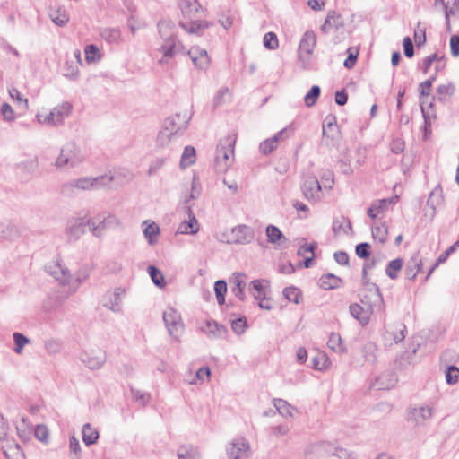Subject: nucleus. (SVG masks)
I'll use <instances>...</instances> for the list:
<instances>
[{
    "label": "nucleus",
    "instance_id": "1",
    "mask_svg": "<svg viewBox=\"0 0 459 459\" xmlns=\"http://www.w3.org/2000/svg\"><path fill=\"white\" fill-rule=\"evenodd\" d=\"M189 117L186 114L176 113L165 118L157 134L156 143L160 147H167L182 136L188 127Z\"/></svg>",
    "mask_w": 459,
    "mask_h": 459
},
{
    "label": "nucleus",
    "instance_id": "2",
    "mask_svg": "<svg viewBox=\"0 0 459 459\" xmlns=\"http://www.w3.org/2000/svg\"><path fill=\"white\" fill-rule=\"evenodd\" d=\"M178 6L186 22L180 21L179 26L190 34H199L209 27L206 21L193 20L197 17L202 6L197 0H179Z\"/></svg>",
    "mask_w": 459,
    "mask_h": 459
},
{
    "label": "nucleus",
    "instance_id": "3",
    "mask_svg": "<svg viewBox=\"0 0 459 459\" xmlns=\"http://www.w3.org/2000/svg\"><path fill=\"white\" fill-rule=\"evenodd\" d=\"M113 180L114 177L111 174L75 178L64 184L61 187V193L65 195H72L75 189L82 191L100 189L108 186Z\"/></svg>",
    "mask_w": 459,
    "mask_h": 459
},
{
    "label": "nucleus",
    "instance_id": "4",
    "mask_svg": "<svg viewBox=\"0 0 459 459\" xmlns=\"http://www.w3.org/2000/svg\"><path fill=\"white\" fill-rule=\"evenodd\" d=\"M84 159L81 148L74 141H70L61 147L60 153L54 165L57 169L75 168L82 164Z\"/></svg>",
    "mask_w": 459,
    "mask_h": 459
},
{
    "label": "nucleus",
    "instance_id": "5",
    "mask_svg": "<svg viewBox=\"0 0 459 459\" xmlns=\"http://www.w3.org/2000/svg\"><path fill=\"white\" fill-rule=\"evenodd\" d=\"M306 456L325 458L335 456L339 459L350 456L348 451L342 447H337L333 444L325 441H319L311 444L305 451Z\"/></svg>",
    "mask_w": 459,
    "mask_h": 459
},
{
    "label": "nucleus",
    "instance_id": "6",
    "mask_svg": "<svg viewBox=\"0 0 459 459\" xmlns=\"http://www.w3.org/2000/svg\"><path fill=\"white\" fill-rule=\"evenodd\" d=\"M91 232L97 238L101 237L105 229L118 227L120 221L113 214L103 212L87 221Z\"/></svg>",
    "mask_w": 459,
    "mask_h": 459
},
{
    "label": "nucleus",
    "instance_id": "7",
    "mask_svg": "<svg viewBox=\"0 0 459 459\" xmlns=\"http://www.w3.org/2000/svg\"><path fill=\"white\" fill-rule=\"evenodd\" d=\"M73 106L70 102L65 101L55 107L48 115L43 117L38 115L37 118L39 123H47L51 126H59L71 114Z\"/></svg>",
    "mask_w": 459,
    "mask_h": 459
},
{
    "label": "nucleus",
    "instance_id": "8",
    "mask_svg": "<svg viewBox=\"0 0 459 459\" xmlns=\"http://www.w3.org/2000/svg\"><path fill=\"white\" fill-rule=\"evenodd\" d=\"M236 139L234 136H228L221 140L216 148L215 162L221 169H227L230 166V160L234 153Z\"/></svg>",
    "mask_w": 459,
    "mask_h": 459
},
{
    "label": "nucleus",
    "instance_id": "9",
    "mask_svg": "<svg viewBox=\"0 0 459 459\" xmlns=\"http://www.w3.org/2000/svg\"><path fill=\"white\" fill-rule=\"evenodd\" d=\"M162 318L169 335L178 339L184 329L180 313L174 307H169L163 312Z\"/></svg>",
    "mask_w": 459,
    "mask_h": 459
},
{
    "label": "nucleus",
    "instance_id": "10",
    "mask_svg": "<svg viewBox=\"0 0 459 459\" xmlns=\"http://www.w3.org/2000/svg\"><path fill=\"white\" fill-rule=\"evenodd\" d=\"M226 450L229 459H244L252 455L250 444L244 437L233 439Z\"/></svg>",
    "mask_w": 459,
    "mask_h": 459
},
{
    "label": "nucleus",
    "instance_id": "11",
    "mask_svg": "<svg viewBox=\"0 0 459 459\" xmlns=\"http://www.w3.org/2000/svg\"><path fill=\"white\" fill-rule=\"evenodd\" d=\"M184 50V47L174 35L169 36L164 39L160 51L162 53L161 58L159 63L161 65L168 64L169 59L174 57L177 53H180Z\"/></svg>",
    "mask_w": 459,
    "mask_h": 459
},
{
    "label": "nucleus",
    "instance_id": "12",
    "mask_svg": "<svg viewBox=\"0 0 459 459\" xmlns=\"http://www.w3.org/2000/svg\"><path fill=\"white\" fill-rule=\"evenodd\" d=\"M255 238V230L247 225H238L233 228L230 233L228 243L246 245L252 242Z\"/></svg>",
    "mask_w": 459,
    "mask_h": 459
},
{
    "label": "nucleus",
    "instance_id": "13",
    "mask_svg": "<svg viewBox=\"0 0 459 459\" xmlns=\"http://www.w3.org/2000/svg\"><path fill=\"white\" fill-rule=\"evenodd\" d=\"M305 198L310 202H317L322 197V186L315 176L308 175L302 185Z\"/></svg>",
    "mask_w": 459,
    "mask_h": 459
},
{
    "label": "nucleus",
    "instance_id": "14",
    "mask_svg": "<svg viewBox=\"0 0 459 459\" xmlns=\"http://www.w3.org/2000/svg\"><path fill=\"white\" fill-rule=\"evenodd\" d=\"M50 274L54 276V278L59 281L61 284L65 285L69 284L71 285L70 293L74 292L77 290V287L79 284L85 280L86 277H83L81 279L80 277H77L75 280V282L73 281L72 276L69 273L68 269L65 266L61 265L60 264H56L54 265V270L50 271Z\"/></svg>",
    "mask_w": 459,
    "mask_h": 459
},
{
    "label": "nucleus",
    "instance_id": "15",
    "mask_svg": "<svg viewBox=\"0 0 459 459\" xmlns=\"http://www.w3.org/2000/svg\"><path fill=\"white\" fill-rule=\"evenodd\" d=\"M82 363L90 369L100 368L106 361L105 352L101 350L84 351L81 355Z\"/></svg>",
    "mask_w": 459,
    "mask_h": 459
},
{
    "label": "nucleus",
    "instance_id": "16",
    "mask_svg": "<svg viewBox=\"0 0 459 459\" xmlns=\"http://www.w3.org/2000/svg\"><path fill=\"white\" fill-rule=\"evenodd\" d=\"M433 411V408L429 405L411 408L408 419L418 426H423L432 418Z\"/></svg>",
    "mask_w": 459,
    "mask_h": 459
},
{
    "label": "nucleus",
    "instance_id": "17",
    "mask_svg": "<svg viewBox=\"0 0 459 459\" xmlns=\"http://www.w3.org/2000/svg\"><path fill=\"white\" fill-rule=\"evenodd\" d=\"M187 55L195 67L204 70L209 66L210 59L205 49L195 46L187 51Z\"/></svg>",
    "mask_w": 459,
    "mask_h": 459
},
{
    "label": "nucleus",
    "instance_id": "18",
    "mask_svg": "<svg viewBox=\"0 0 459 459\" xmlns=\"http://www.w3.org/2000/svg\"><path fill=\"white\" fill-rule=\"evenodd\" d=\"M124 290L116 288L113 291L107 292L104 306L115 313L121 311Z\"/></svg>",
    "mask_w": 459,
    "mask_h": 459
},
{
    "label": "nucleus",
    "instance_id": "19",
    "mask_svg": "<svg viewBox=\"0 0 459 459\" xmlns=\"http://www.w3.org/2000/svg\"><path fill=\"white\" fill-rule=\"evenodd\" d=\"M186 213L188 214V221H182L178 230V234H195L199 230V224L198 221L193 213L192 206L187 205L186 206Z\"/></svg>",
    "mask_w": 459,
    "mask_h": 459
},
{
    "label": "nucleus",
    "instance_id": "20",
    "mask_svg": "<svg viewBox=\"0 0 459 459\" xmlns=\"http://www.w3.org/2000/svg\"><path fill=\"white\" fill-rule=\"evenodd\" d=\"M82 219H71L66 227V235L69 241L77 240L84 232L85 225Z\"/></svg>",
    "mask_w": 459,
    "mask_h": 459
},
{
    "label": "nucleus",
    "instance_id": "21",
    "mask_svg": "<svg viewBox=\"0 0 459 459\" xmlns=\"http://www.w3.org/2000/svg\"><path fill=\"white\" fill-rule=\"evenodd\" d=\"M265 232L270 243L279 247H288V239L278 227L274 225H268Z\"/></svg>",
    "mask_w": 459,
    "mask_h": 459
},
{
    "label": "nucleus",
    "instance_id": "22",
    "mask_svg": "<svg viewBox=\"0 0 459 459\" xmlns=\"http://www.w3.org/2000/svg\"><path fill=\"white\" fill-rule=\"evenodd\" d=\"M342 26L343 22L341 14H338L335 11H329L324 24L321 26V30L323 33L327 34L332 30H337Z\"/></svg>",
    "mask_w": 459,
    "mask_h": 459
},
{
    "label": "nucleus",
    "instance_id": "23",
    "mask_svg": "<svg viewBox=\"0 0 459 459\" xmlns=\"http://www.w3.org/2000/svg\"><path fill=\"white\" fill-rule=\"evenodd\" d=\"M364 290L367 291L368 294L363 296L362 302H368L367 299H368L371 309L373 306L383 303L384 299L380 289L376 283L368 284V287L364 288Z\"/></svg>",
    "mask_w": 459,
    "mask_h": 459
},
{
    "label": "nucleus",
    "instance_id": "24",
    "mask_svg": "<svg viewBox=\"0 0 459 459\" xmlns=\"http://www.w3.org/2000/svg\"><path fill=\"white\" fill-rule=\"evenodd\" d=\"M316 35L313 31H306L299 42V52L310 55L316 46Z\"/></svg>",
    "mask_w": 459,
    "mask_h": 459
},
{
    "label": "nucleus",
    "instance_id": "25",
    "mask_svg": "<svg viewBox=\"0 0 459 459\" xmlns=\"http://www.w3.org/2000/svg\"><path fill=\"white\" fill-rule=\"evenodd\" d=\"M327 346L333 351L338 354H343L347 352V347L344 344L341 335L337 333H331L328 338Z\"/></svg>",
    "mask_w": 459,
    "mask_h": 459
},
{
    "label": "nucleus",
    "instance_id": "26",
    "mask_svg": "<svg viewBox=\"0 0 459 459\" xmlns=\"http://www.w3.org/2000/svg\"><path fill=\"white\" fill-rule=\"evenodd\" d=\"M342 283V280L333 273L324 274L319 279V285L324 290L337 289L341 286Z\"/></svg>",
    "mask_w": 459,
    "mask_h": 459
},
{
    "label": "nucleus",
    "instance_id": "27",
    "mask_svg": "<svg viewBox=\"0 0 459 459\" xmlns=\"http://www.w3.org/2000/svg\"><path fill=\"white\" fill-rule=\"evenodd\" d=\"M204 331L208 335L216 338H223L228 333L224 325H219L215 321H207Z\"/></svg>",
    "mask_w": 459,
    "mask_h": 459
},
{
    "label": "nucleus",
    "instance_id": "28",
    "mask_svg": "<svg viewBox=\"0 0 459 459\" xmlns=\"http://www.w3.org/2000/svg\"><path fill=\"white\" fill-rule=\"evenodd\" d=\"M422 262L419 255H414L409 260L406 265V276L410 280L415 279L416 275L421 272Z\"/></svg>",
    "mask_w": 459,
    "mask_h": 459
},
{
    "label": "nucleus",
    "instance_id": "29",
    "mask_svg": "<svg viewBox=\"0 0 459 459\" xmlns=\"http://www.w3.org/2000/svg\"><path fill=\"white\" fill-rule=\"evenodd\" d=\"M49 17L51 21L59 27H64L69 22V15L64 7H57L50 12Z\"/></svg>",
    "mask_w": 459,
    "mask_h": 459
},
{
    "label": "nucleus",
    "instance_id": "30",
    "mask_svg": "<svg viewBox=\"0 0 459 459\" xmlns=\"http://www.w3.org/2000/svg\"><path fill=\"white\" fill-rule=\"evenodd\" d=\"M82 440L86 446H91L99 439V432L90 423H86L82 427Z\"/></svg>",
    "mask_w": 459,
    "mask_h": 459
},
{
    "label": "nucleus",
    "instance_id": "31",
    "mask_svg": "<svg viewBox=\"0 0 459 459\" xmlns=\"http://www.w3.org/2000/svg\"><path fill=\"white\" fill-rule=\"evenodd\" d=\"M351 315L357 319L361 325H367L369 321V314L358 303L350 306Z\"/></svg>",
    "mask_w": 459,
    "mask_h": 459
},
{
    "label": "nucleus",
    "instance_id": "32",
    "mask_svg": "<svg viewBox=\"0 0 459 459\" xmlns=\"http://www.w3.org/2000/svg\"><path fill=\"white\" fill-rule=\"evenodd\" d=\"M100 37L109 44H117L121 39L119 28H104L100 31Z\"/></svg>",
    "mask_w": 459,
    "mask_h": 459
},
{
    "label": "nucleus",
    "instance_id": "33",
    "mask_svg": "<svg viewBox=\"0 0 459 459\" xmlns=\"http://www.w3.org/2000/svg\"><path fill=\"white\" fill-rule=\"evenodd\" d=\"M273 405L282 417L289 418L293 416L294 407L291 406L287 401L275 398L273 399Z\"/></svg>",
    "mask_w": 459,
    "mask_h": 459
},
{
    "label": "nucleus",
    "instance_id": "34",
    "mask_svg": "<svg viewBox=\"0 0 459 459\" xmlns=\"http://www.w3.org/2000/svg\"><path fill=\"white\" fill-rule=\"evenodd\" d=\"M443 201V191L442 188L437 186L429 194L427 201V205L429 206L433 212H436V208Z\"/></svg>",
    "mask_w": 459,
    "mask_h": 459
},
{
    "label": "nucleus",
    "instance_id": "35",
    "mask_svg": "<svg viewBox=\"0 0 459 459\" xmlns=\"http://www.w3.org/2000/svg\"><path fill=\"white\" fill-rule=\"evenodd\" d=\"M333 230L335 234H349L351 230V223L350 220L345 217L335 219L333 223Z\"/></svg>",
    "mask_w": 459,
    "mask_h": 459
},
{
    "label": "nucleus",
    "instance_id": "36",
    "mask_svg": "<svg viewBox=\"0 0 459 459\" xmlns=\"http://www.w3.org/2000/svg\"><path fill=\"white\" fill-rule=\"evenodd\" d=\"M195 161V149L193 146H186L180 160V167L186 169Z\"/></svg>",
    "mask_w": 459,
    "mask_h": 459
},
{
    "label": "nucleus",
    "instance_id": "37",
    "mask_svg": "<svg viewBox=\"0 0 459 459\" xmlns=\"http://www.w3.org/2000/svg\"><path fill=\"white\" fill-rule=\"evenodd\" d=\"M455 92V86L453 83H446L439 85L437 89V98L441 102H446Z\"/></svg>",
    "mask_w": 459,
    "mask_h": 459
},
{
    "label": "nucleus",
    "instance_id": "38",
    "mask_svg": "<svg viewBox=\"0 0 459 459\" xmlns=\"http://www.w3.org/2000/svg\"><path fill=\"white\" fill-rule=\"evenodd\" d=\"M398 200V196H393L390 198H384L380 200H377L372 204V206L374 207L377 213H384L387 209L389 205H394L396 204Z\"/></svg>",
    "mask_w": 459,
    "mask_h": 459
},
{
    "label": "nucleus",
    "instance_id": "39",
    "mask_svg": "<svg viewBox=\"0 0 459 459\" xmlns=\"http://www.w3.org/2000/svg\"><path fill=\"white\" fill-rule=\"evenodd\" d=\"M403 264V261L402 258H396L388 263L385 268L386 275L392 279L395 280L398 277V272L402 269Z\"/></svg>",
    "mask_w": 459,
    "mask_h": 459
},
{
    "label": "nucleus",
    "instance_id": "40",
    "mask_svg": "<svg viewBox=\"0 0 459 459\" xmlns=\"http://www.w3.org/2000/svg\"><path fill=\"white\" fill-rule=\"evenodd\" d=\"M200 456L199 450L193 446H182L178 450V459H195Z\"/></svg>",
    "mask_w": 459,
    "mask_h": 459
},
{
    "label": "nucleus",
    "instance_id": "41",
    "mask_svg": "<svg viewBox=\"0 0 459 459\" xmlns=\"http://www.w3.org/2000/svg\"><path fill=\"white\" fill-rule=\"evenodd\" d=\"M331 365V361L325 353H319L312 359V368L316 370H325Z\"/></svg>",
    "mask_w": 459,
    "mask_h": 459
},
{
    "label": "nucleus",
    "instance_id": "42",
    "mask_svg": "<svg viewBox=\"0 0 459 459\" xmlns=\"http://www.w3.org/2000/svg\"><path fill=\"white\" fill-rule=\"evenodd\" d=\"M371 231L372 237L376 241H378L381 244H384L386 241L388 230L385 223L373 226Z\"/></svg>",
    "mask_w": 459,
    "mask_h": 459
},
{
    "label": "nucleus",
    "instance_id": "43",
    "mask_svg": "<svg viewBox=\"0 0 459 459\" xmlns=\"http://www.w3.org/2000/svg\"><path fill=\"white\" fill-rule=\"evenodd\" d=\"M152 282L160 288H163L166 285L164 276L162 273L154 265H150L147 269Z\"/></svg>",
    "mask_w": 459,
    "mask_h": 459
},
{
    "label": "nucleus",
    "instance_id": "44",
    "mask_svg": "<svg viewBox=\"0 0 459 459\" xmlns=\"http://www.w3.org/2000/svg\"><path fill=\"white\" fill-rule=\"evenodd\" d=\"M377 347L373 342H368L363 346L362 353L365 360L368 363H375L377 360Z\"/></svg>",
    "mask_w": 459,
    "mask_h": 459
},
{
    "label": "nucleus",
    "instance_id": "45",
    "mask_svg": "<svg viewBox=\"0 0 459 459\" xmlns=\"http://www.w3.org/2000/svg\"><path fill=\"white\" fill-rule=\"evenodd\" d=\"M145 226L143 229V234L148 239L149 244H153L152 238L157 237L160 234V228L155 222L148 223L147 221L143 222Z\"/></svg>",
    "mask_w": 459,
    "mask_h": 459
},
{
    "label": "nucleus",
    "instance_id": "46",
    "mask_svg": "<svg viewBox=\"0 0 459 459\" xmlns=\"http://www.w3.org/2000/svg\"><path fill=\"white\" fill-rule=\"evenodd\" d=\"M321 93V89L318 85H314L311 87L309 91L305 95L304 101L307 108L313 107L317 99L319 98Z\"/></svg>",
    "mask_w": 459,
    "mask_h": 459
},
{
    "label": "nucleus",
    "instance_id": "47",
    "mask_svg": "<svg viewBox=\"0 0 459 459\" xmlns=\"http://www.w3.org/2000/svg\"><path fill=\"white\" fill-rule=\"evenodd\" d=\"M214 292L217 301L220 305L225 303V294L227 292V283L225 281L219 280L214 284Z\"/></svg>",
    "mask_w": 459,
    "mask_h": 459
},
{
    "label": "nucleus",
    "instance_id": "48",
    "mask_svg": "<svg viewBox=\"0 0 459 459\" xmlns=\"http://www.w3.org/2000/svg\"><path fill=\"white\" fill-rule=\"evenodd\" d=\"M13 337L15 343L13 351L15 353L21 354L23 350V347L26 344L30 343V341L24 334L18 332L13 333Z\"/></svg>",
    "mask_w": 459,
    "mask_h": 459
},
{
    "label": "nucleus",
    "instance_id": "49",
    "mask_svg": "<svg viewBox=\"0 0 459 459\" xmlns=\"http://www.w3.org/2000/svg\"><path fill=\"white\" fill-rule=\"evenodd\" d=\"M283 295L286 299L291 301L295 304L299 303V299L301 297V293L299 290L294 286L286 287L283 290Z\"/></svg>",
    "mask_w": 459,
    "mask_h": 459
},
{
    "label": "nucleus",
    "instance_id": "50",
    "mask_svg": "<svg viewBox=\"0 0 459 459\" xmlns=\"http://www.w3.org/2000/svg\"><path fill=\"white\" fill-rule=\"evenodd\" d=\"M459 381V368L456 366H448L446 369V382L453 385Z\"/></svg>",
    "mask_w": 459,
    "mask_h": 459
},
{
    "label": "nucleus",
    "instance_id": "51",
    "mask_svg": "<svg viewBox=\"0 0 459 459\" xmlns=\"http://www.w3.org/2000/svg\"><path fill=\"white\" fill-rule=\"evenodd\" d=\"M38 159L37 157H33L19 163L18 168L21 170L26 171L28 173H32L38 169Z\"/></svg>",
    "mask_w": 459,
    "mask_h": 459
},
{
    "label": "nucleus",
    "instance_id": "52",
    "mask_svg": "<svg viewBox=\"0 0 459 459\" xmlns=\"http://www.w3.org/2000/svg\"><path fill=\"white\" fill-rule=\"evenodd\" d=\"M85 60L90 63V62H94L96 61L97 59H100V50L99 48L95 46V45H88L86 48H85Z\"/></svg>",
    "mask_w": 459,
    "mask_h": 459
},
{
    "label": "nucleus",
    "instance_id": "53",
    "mask_svg": "<svg viewBox=\"0 0 459 459\" xmlns=\"http://www.w3.org/2000/svg\"><path fill=\"white\" fill-rule=\"evenodd\" d=\"M264 45L268 49H276L279 46L276 34L274 32L265 33L264 36Z\"/></svg>",
    "mask_w": 459,
    "mask_h": 459
},
{
    "label": "nucleus",
    "instance_id": "54",
    "mask_svg": "<svg viewBox=\"0 0 459 459\" xmlns=\"http://www.w3.org/2000/svg\"><path fill=\"white\" fill-rule=\"evenodd\" d=\"M231 328L232 331L236 334H241L245 332L247 328V320L245 317H239L238 319H235L231 322Z\"/></svg>",
    "mask_w": 459,
    "mask_h": 459
},
{
    "label": "nucleus",
    "instance_id": "55",
    "mask_svg": "<svg viewBox=\"0 0 459 459\" xmlns=\"http://www.w3.org/2000/svg\"><path fill=\"white\" fill-rule=\"evenodd\" d=\"M370 245L367 242L359 243L355 247L356 255L359 258H368L370 255Z\"/></svg>",
    "mask_w": 459,
    "mask_h": 459
},
{
    "label": "nucleus",
    "instance_id": "56",
    "mask_svg": "<svg viewBox=\"0 0 459 459\" xmlns=\"http://www.w3.org/2000/svg\"><path fill=\"white\" fill-rule=\"evenodd\" d=\"M165 163H166L165 158L154 159L150 164V167L148 169V175L152 176V175L156 174L164 166Z\"/></svg>",
    "mask_w": 459,
    "mask_h": 459
},
{
    "label": "nucleus",
    "instance_id": "57",
    "mask_svg": "<svg viewBox=\"0 0 459 459\" xmlns=\"http://www.w3.org/2000/svg\"><path fill=\"white\" fill-rule=\"evenodd\" d=\"M406 326L403 324L396 325L395 330L392 332L394 341L398 343L404 340L406 336Z\"/></svg>",
    "mask_w": 459,
    "mask_h": 459
},
{
    "label": "nucleus",
    "instance_id": "58",
    "mask_svg": "<svg viewBox=\"0 0 459 459\" xmlns=\"http://www.w3.org/2000/svg\"><path fill=\"white\" fill-rule=\"evenodd\" d=\"M34 435L41 442H48V429L44 425H37L34 429Z\"/></svg>",
    "mask_w": 459,
    "mask_h": 459
},
{
    "label": "nucleus",
    "instance_id": "59",
    "mask_svg": "<svg viewBox=\"0 0 459 459\" xmlns=\"http://www.w3.org/2000/svg\"><path fill=\"white\" fill-rule=\"evenodd\" d=\"M200 194H201L200 185H199V183L196 182L195 178H194L193 181H192V185H191V193L188 195V197H186L185 200V204H186V206L189 205L188 203L191 199L198 198Z\"/></svg>",
    "mask_w": 459,
    "mask_h": 459
},
{
    "label": "nucleus",
    "instance_id": "60",
    "mask_svg": "<svg viewBox=\"0 0 459 459\" xmlns=\"http://www.w3.org/2000/svg\"><path fill=\"white\" fill-rule=\"evenodd\" d=\"M338 133L337 126L335 124L332 122H328L327 125H324L323 126V136L326 138H331L334 140L335 134Z\"/></svg>",
    "mask_w": 459,
    "mask_h": 459
},
{
    "label": "nucleus",
    "instance_id": "61",
    "mask_svg": "<svg viewBox=\"0 0 459 459\" xmlns=\"http://www.w3.org/2000/svg\"><path fill=\"white\" fill-rule=\"evenodd\" d=\"M45 349L49 354H56L61 349V344L56 340L49 339L45 342Z\"/></svg>",
    "mask_w": 459,
    "mask_h": 459
},
{
    "label": "nucleus",
    "instance_id": "62",
    "mask_svg": "<svg viewBox=\"0 0 459 459\" xmlns=\"http://www.w3.org/2000/svg\"><path fill=\"white\" fill-rule=\"evenodd\" d=\"M10 97L16 100L19 104L23 106L24 109H27L28 108V100L23 99L20 91L16 88H12L9 90Z\"/></svg>",
    "mask_w": 459,
    "mask_h": 459
},
{
    "label": "nucleus",
    "instance_id": "63",
    "mask_svg": "<svg viewBox=\"0 0 459 459\" xmlns=\"http://www.w3.org/2000/svg\"><path fill=\"white\" fill-rule=\"evenodd\" d=\"M246 286V283L239 280H236V286L232 288V292L234 295L238 298L239 300L245 299V294H244V288Z\"/></svg>",
    "mask_w": 459,
    "mask_h": 459
},
{
    "label": "nucleus",
    "instance_id": "64",
    "mask_svg": "<svg viewBox=\"0 0 459 459\" xmlns=\"http://www.w3.org/2000/svg\"><path fill=\"white\" fill-rule=\"evenodd\" d=\"M450 48L453 56H459V35H453L450 38Z\"/></svg>",
    "mask_w": 459,
    "mask_h": 459
}]
</instances>
